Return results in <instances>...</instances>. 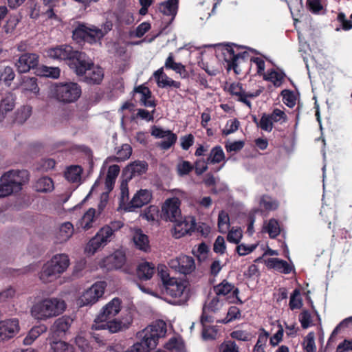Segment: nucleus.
<instances>
[{"label": "nucleus", "mask_w": 352, "mask_h": 352, "mask_svg": "<svg viewBox=\"0 0 352 352\" xmlns=\"http://www.w3.org/2000/svg\"><path fill=\"white\" fill-rule=\"evenodd\" d=\"M114 234L109 226H103L101 228L96 234L89 241L86 247V252L89 254H94L98 250L105 246L110 242Z\"/></svg>", "instance_id": "obj_11"}, {"label": "nucleus", "mask_w": 352, "mask_h": 352, "mask_svg": "<svg viewBox=\"0 0 352 352\" xmlns=\"http://www.w3.org/2000/svg\"><path fill=\"white\" fill-rule=\"evenodd\" d=\"M304 349L307 352H315L316 347L314 341V334L312 332L309 333L304 339Z\"/></svg>", "instance_id": "obj_55"}, {"label": "nucleus", "mask_w": 352, "mask_h": 352, "mask_svg": "<svg viewBox=\"0 0 352 352\" xmlns=\"http://www.w3.org/2000/svg\"><path fill=\"white\" fill-rule=\"evenodd\" d=\"M38 64V56L34 53L22 54L15 63L18 72L26 73L35 68Z\"/></svg>", "instance_id": "obj_17"}, {"label": "nucleus", "mask_w": 352, "mask_h": 352, "mask_svg": "<svg viewBox=\"0 0 352 352\" xmlns=\"http://www.w3.org/2000/svg\"><path fill=\"white\" fill-rule=\"evenodd\" d=\"M168 265L170 268L183 274H189L195 269V260L186 255H181L170 260Z\"/></svg>", "instance_id": "obj_14"}, {"label": "nucleus", "mask_w": 352, "mask_h": 352, "mask_svg": "<svg viewBox=\"0 0 352 352\" xmlns=\"http://www.w3.org/2000/svg\"><path fill=\"white\" fill-rule=\"evenodd\" d=\"M120 170V168L118 165L114 164L109 167L105 179V185L109 190L112 188V186L118 176Z\"/></svg>", "instance_id": "obj_42"}, {"label": "nucleus", "mask_w": 352, "mask_h": 352, "mask_svg": "<svg viewBox=\"0 0 352 352\" xmlns=\"http://www.w3.org/2000/svg\"><path fill=\"white\" fill-rule=\"evenodd\" d=\"M15 74L10 66L0 65V81H3L6 85H10L14 79Z\"/></svg>", "instance_id": "obj_41"}, {"label": "nucleus", "mask_w": 352, "mask_h": 352, "mask_svg": "<svg viewBox=\"0 0 352 352\" xmlns=\"http://www.w3.org/2000/svg\"><path fill=\"white\" fill-rule=\"evenodd\" d=\"M177 141V135L171 132L169 133L164 140L160 142V147L162 149L167 150L170 148Z\"/></svg>", "instance_id": "obj_61"}, {"label": "nucleus", "mask_w": 352, "mask_h": 352, "mask_svg": "<svg viewBox=\"0 0 352 352\" xmlns=\"http://www.w3.org/2000/svg\"><path fill=\"white\" fill-rule=\"evenodd\" d=\"M29 180V173L25 170H12L3 175L1 182L6 188L11 190V193L18 192L21 186Z\"/></svg>", "instance_id": "obj_8"}, {"label": "nucleus", "mask_w": 352, "mask_h": 352, "mask_svg": "<svg viewBox=\"0 0 352 352\" xmlns=\"http://www.w3.org/2000/svg\"><path fill=\"white\" fill-rule=\"evenodd\" d=\"M74 226L72 223L67 221L61 223L56 232V239L58 243L68 241L74 234Z\"/></svg>", "instance_id": "obj_25"}, {"label": "nucleus", "mask_w": 352, "mask_h": 352, "mask_svg": "<svg viewBox=\"0 0 352 352\" xmlns=\"http://www.w3.org/2000/svg\"><path fill=\"white\" fill-rule=\"evenodd\" d=\"M107 284L104 281L94 283L91 287L85 290L78 299L80 306H87L96 303L104 292Z\"/></svg>", "instance_id": "obj_12"}, {"label": "nucleus", "mask_w": 352, "mask_h": 352, "mask_svg": "<svg viewBox=\"0 0 352 352\" xmlns=\"http://www.w3.org/2000/svg\"><path fill=\"white\" fill-rule=\"evenodd\" d=\"M53 94L58 101L71 103L79 98L81 95V89L76 82L59 83L54 86Z\"/></svg>", "instance_id": "obj_7"}, {"label": "nucleus", "mask_w": 352, "mask_h": 352, "mask_svg": "<svg viewBox=\"0 0 352 352\" xmlns=\"http://www.w3.org/2000/svg\"><path fill=\"white\" fill-rule=\"evenodd\" d=\"M20 329L18 319L12 318L0 322V341L13 338Z\"/></svg>", "instance_id": "obj_18"}, {"label": "nucleus", "mask_w": 352, "mask_h": 352, "mask_svg": "<svg viewBox=\"0 0 352 352\" xmlns=\"http://www.w3.org/2000/svg\"><path fill=\"white\" fill-rule=\"evenodd\" d=\"M148 164L144 161H135L128 165L124 170V175L129 179L141 175L146 172Z\"/></svg>", "instance_id": "obj_22"}, {"label": "nucleus", "mask_w": 352, "mask_h": 352, "mask_svg": "<svg viewBox=\"0 0 352 352\" xmlns=\"http://www.w3.org/2000/svg\"><path fill=\"white\" fill-rule=\"evenodd\" d=\"M14 99L11 94H8L1 100L0 104V121L4 118V114L13 109Z\"/></svg>", "instance_id": "obj_36"}, {"label": "nucleus", "mask_w": 352, "mask_h": 352, "mask_svg": "<svg viewBox=\"0 0 352 352\" xmlns=\"http://www.w3.org/2000/svg\"><path fill=\"white\" fill-rule=\"evenodd\" d=\"M74 72L78 76H82L83 80L90 85L100 84L104 77L102 69L87 61L86 56L75 69Z\"/></svg>", "instance_id": "obj_6"}, {"label": "nucleus", "mask_w": 352, "mask_h": 352, "mask_svg": "<svg viewBox=\"0 0 352 352\" xmlns=\"http://www.w3.org/2000/svg\"><path fill=\"white\" fill-rule=\"evenodd\" d=\"M32 107L30 106H23L17 110L16 112L15 122L23 124L31 116Z\"/></svg>", "instance_id": "obj_46"}, {"label": "nucleus", "mask_w": 352, "mask_h": 352, "mask_svg": "<svg viewBox=\"0 0 352 352\" xmlns=\"http://www.w3.org/2000/svg\"><path fill=\"white\" fill-rule=\"evenodd\" d=\"M263 231L269 234L270 237L275 238L280 232L278 222L275 219H271L263 224Z\"/></svg>", "instance_id": "obj_38"}, {"label": "nucleus", "mask_w": 352, "mask_h": 352, "mask_svg": "<svg viewBox=\"0 0 352 352\" xmlns=\"http://www.w3.org/2000/svg\"><path fill=\"white\" fill-rule=\"evenodd\" d=\"M132 153V148L129 144H123L121 148L118 151L117 157H114L113 160L117 162H122L129 159Z\"/></svg>", "instance_id": "obj_49"}, {"label": "nucleus", "mask_w": 352, "mask_h": 352, "mask_svg": "<svg viewBox=\"0 0 352 352\" xmlns=\"http://www.w3.org/2000/svg\"><path fill=\"white\" fill-rule=\"evenodd\" d=\"M166 324L163 320H157L146 327L142 331L138 333L140 338L145 339L151 348H155L160 338L166 336Z\"/></svg>", "instance_id": "obj_9"}, {"label": "nucleus", "mask_w": 352, "mask_h": 352, "mask_svg": "<svg viewBox=\"0 0 352 352\" xmlns=\"http://www.w3.org/2000/svg\"><path fill=\"white\" fill-rule=\"evenodd\" d=\"M179 0H167L159 6L160 12L166 16H170V22L173 21L178 10Z\"/></svg>", "instance_id": "obj_28"}, {"label": "nucleus", "mask_w": 352, "mask_h": 352, "mask_svg": "<svg viewBox=\"0 0 352 352\" xmlns=\"http://www.w3.org/2000/svg\"><path fill=\"white\" fill-rule=\"evenodd\" d=\"M194 169V166L188 161L181 160L176 166V170L179 177L188 175Z\"/></svg>", "instance_id": "obj_45"}, {"label": "nucleus", "mask_w": 352, "mask_h": 352, "mask_svg": "<svg viewBox=\"0 0 352 352\" xmlns=\"http://www.w3.org/2000/svg\"><path fill=\"white\" fill-rule=\"evenodd\" d=\"M226 52L224 53L226 56L225 59L228 63L229 67H232L234 72L238 73V63L240 60H244L248 57V52H236L235 50L232 47L226 48Z\"/></svg>", "instance_id": "obj_21"}, {"label": "nucleus", "mask_w": 352, "mask_h": 352, "mask_svg": "<svg viewBox=\"0 0 352 352\" xmlns=\"http://www.w3.org/2000/svg\"><path fill=\"white\" fill-rule=\"evenodd\" d=\"M98 217L96 210L91 208L83 214L79 221V225L82 229L87 230L97 224Z\"/></svg>", "instance_id": "obj_24"}, {"label": "nucleus", "mask_w": 352, "mask_h": 352, "mask_svg": "<svg viewBox=\"0 0 352 352\" xmlns=\"http://www.w3.org/2000/svg\"><path fill=\"white\" fill-rule=\"evenodd\" d=\"M34 188L38 192H48L52 191L54 186L51 178L48 177H43L36 181Z\"/></svg>", "instance_id": "obj_37"}, {"label": "nucleus", "mask_w": 352, "mask_h": 352, "mask_svg": "<svg viewBox=\"0 0 352 352\" xmlns=\"http://www.w3.org/2000/svg\"><path fill=\"white\" fill-rule=\"evenodd\" d=\"M152 198V193L147 189H140L133 197L131 201L128 204L126 210L133 211L135 208H139L150 202Z\"/></svg>", "instance_id": "obj_19"}, {"label": "nucleus", "mask_w": 352, "mask_h": 352, "mask_svg": "<svg viewBox=\"0 0 352 352\" xmlns=\"http://www.w3.org/2000/svg\"><path fill=\"white\" fill-rule=\"evenodd\" d=\"M263 79L267 81H270L273 85L278 87H280L285 78V74L283 72H278L274 69L268 70L267 72L263 74Z\"/></svg>", "instance_id": "obj_35"}, {"label": "nucleus", "mask_w": 352, "mask_h": 352, "mask_svg": "<svg viewBox=\"0 0 352 352\" xmlns=\"http://www.w3.org/2000/svg\"><path fill=\"white\" fill-rule=\"evenodd\" d=\"M281 95L283 96L284 103L287 107H293L296 104V97L292 91L285 89L282 91Z\"/></svg>", "instance_id": "obj_58"}, {"label": "nucleus", "mask_w": 352, "mask_h": 352, "mask_svg": "<svg viewBox=\"0 0 352 352\" xmlns=\"http://www.w3.org/2000/svg\"><path fill=\"white\" fill-rule=\"evenodd\" d=\"M46 54L51 58L67 61L69 67L74 71L85 56V53L74 50L72 46L67 45L50 48L46 51Z\"/></svg>", "instance_id": "obj_4"}, {"label": "nucleus", "mask_w": 352, "mask_h": 352, "mask_svg": "<svg viewBox=\"0 0 352 352\" xmlns=\"http://www.w3.org/2000/svg\"><path fill=\"white\" fill-rule=\"evenodd\" d=\"M229 91L234 96L238 101L246 104L249 109L252 108V104L248 98H254L258 96L261 91L256 90L254 92H245L243 89L242 85L240 83H232L229 87Z\"/></svg>", "instance_id": "obj_16"}, {"label": "nucleus", "mask_w": 352, "mask_h": 352, "mask_svg": "<svg viewBox=\"0 0 352 352\" xmlns=\"http://www.w3.org/2000/svg\"><path fill=\"white\" fill-rule=\"evenodd\" d=\"M225 157L223 151L221 146L214 147L207 159L208 163L216 164L221 162Z\"/></svg>", "instance_id": "obj_43"}, {"label": "nucleus", "mask_w": 352, "mask_h": 352, "mask_svg": "<svg viewBox=\"0 0 352 352\" xmlns=\"http://www.w3.org/2000/svg\"><path fill=\"white\" fill-rule=\"evenodd\" d=\"M267 265L270 267L284 274H289L292 271V267L287 261L277 258H271L268 259Z\"/></svg>", "instance_id": "obj_34"}, {"label": "nucleus", "mask_w": 352, "mask_h": 352, "mask_svg": "<svg viewBox=\"0 0 352 352\" xmlns=\"http://www.w3.org/2000/svg\"><path fill=\"white\" fill-rule=\"evenodd\" d=\"M289 305L292 310L300 309L302 307V302L298 289H295L292 294Z\"/></svg>", "instance_id": "obj_50"}, {"label": "nucleus", "mask_w": 352, "mask_h": 352, "mask_svg": "<svg viewBox=\"0 0 352 352\" xmlns=\"http://www.w3.org/2000/svg\"><path fill=\"white\" fill-rule=\"evenodd\" d=\"M258 126L263 131L270 132L273 129V122L267 114L264 113L259 121Z\"/></svg>", "instance_id": "obj_56"}, {"label": "nucleus", "mask_w": 352, "mask_h": 352, "mask_svg": "<svg viewBox=\"0 0 352 352\" xmlns=\"http://www.w3.org/2000/svg\"><path fill=\"white\" fill-rule=\"evenodd\" d=\"M164 67L166 69H172L175 71L176 73L179 74L182 78H186L188 77V72L186 69L184 65H183L180 63H176L174 60V56L173 53H170L168 56L167 57Z\"/></svg>", "instance_id": "obj_29"}, {"label": "nucleus", "mask_w": 352, "mask_h": 352, "mask_svg": "<svg viewBox=\"0 0 352 352\" xmlns=\"http://www.w3.org/2000/svg\"><path fill=\"white\" fill-rule=\"evenodd\" d=\"M153 349L145 339L141 338L140 342L135 343L126 352H148Z\"/></svg>", "instance_id": "obj_48"}, {"label": "nucleus", "mask_w": 352, "mask_h": 352, "mask_svg": "<svg viewBox=\"0 0 352 352\" xmlns=\"http://www.w3.org/2000/svg\"><path fill=\"white\" fill-rule=\"evenodd\" d=\"M157 208L154 206H151L146 208L142 214V217L148 221H153L157 216Z\"/></svg>", "instance_id": "obj_62"}, {"label": "nucleus", "mask_w": 352, "mask_h": 352, "mask_svg": "<svg viewBox=\"0 0 352 352\" xmlns=\"http://www.w3.org/2000/svg\"><path fill=\"white\" fill-rule=\"evenodd\" d=\"M133 241L135 247L141 251L147 252L151 247L147 235L144 234L140 229H136L133 232Z\"/></svg>", "instance_id": "obj_26"}, {"label": "nucleus", "mask_w": 352, "mask_h": 352, "mask_svg": "<svg viewBox=\"0 0 352 352\" xmlns=\"http://www.w3.org/2000/svg\"><path fill=\"white\" fill-rule=\"evenodd\" d=\"M230 227V217L224 210L219 212L218 215V228L221 233H226Z\"/></svg>", "instance_id": "obj_44"}, {"label": "nucleus", "mask_w": 352, "mask_h": 352, "mask_svg": "<svg viewBox=\"0 0 352 352\" xmlns=\"http://www.w3.org/2000/svg\"><path fill=\"white\" fill-rule=\"evenodd\" d=\"M219 352H239V348L234 342L228 340L220 345Z\"/></svg>", "instance_id": "obj_59"}, {"label": "nucleus", "mask_w": 352, "mask_h": 352, "mask_svg": "<svg viewBox=\"0 0 352 352\" xmlns=\"http://www.w3.org/2000/svg\"><path fill=\"white\" fill-rule=\"evenodd\" d=\"M172 222L174 223L172 233L176 239H179L195 229L196 223L193 218L183 219L180 216L177 221Z\"/></svg>", "instance_id": "obj_15"}, {"label": "nucleus", "mask_w": 352, "mask_h": 352, "mask_svg": "<svg viewBox=\"0 0 352 352\" xmlns=\"http://www.w3.org/2000/svg\"><path fill=\"white\" fill-rule=\"evenodd\" d=\"M188 285L185 280L173 278L164 285L166 293L173 298H178L179 304H185L190 298Z\"/></svg>", "instance_id": "obj_10"}, {"label": "nucleus", "mask_w": 352, "mask_h": 352, "mask_svg": "<svg viewBox=\"0 0 352 352\" xmlns=\"http://www.w3.org/2000/svg\"><path fill=\"white\" fill-rule=\"evenodd\" d=\"M213 290L216 296L221 298V297H225L230 292H232L233 295L236 296L239 293L238 288H236L233 284L226 280H223L221 283L215 285L213 287Z\"/></svg>", "instance_id": "obj_23"}, {"label": "nucleus", "mask_w": 352, "mask_h": 352, "mask_svg": "<svg viewBox=\"0 0 352 352\" xmlns=\"http://www.w3.org/2000/svg\"><path fill=\"white\" fill-rule=\"evenodd\" d=\"M299 321L303 329H307L312 323L311 314L307 310L302 311L299 315Z\"/></svg>", "instance_id": "obj_60"}, {"label": "nucleus", "mask_w": 352, "mask_h": 352, "mask_svg": "<svg viewBox=\"0 0 352 352\" xmlns=\"http://www.w3.org/2000/svg\"><path fill=\"white\" fill-rule=\"evenodd\" d=\"M43 75L52 78H58L60 76V70L58 67L43 66L42 67Z\"/></svg>", "instance_id": "obj_64"}, {"label": "nucleus", "mask_w": 352, "mask_h": 352, "mask_svg": "<svg viewBox=\"0 0 352 352\" xmlns=\"http://www.w3.org/2000/svg\"><path fill=\"white\" fill-rule=\"evenodd\" d=\"M50 352H75V349L69 343L58 340L50 342Z\"/></svg>", "instance_id": "obj_39"}, {"label": "nucleus", "mask_w": 352, "mask_h": 352, "mask_svg": "<svg viewBox=\"0 0 352 352\" xmlns=\"http://www.w3.org/2000/svg\"><path fill=\"white\" fill-rule=\"evenodd\" d=\"M217 330L214 327L204 326L202 338L205 340H214L217 338Z\"/></svg>", "instance_id": "obj_57"}, {"label": "nucleus", "mask_w": 352, "mask_h": 352, "mask_svg": "<svg viewBox=\"0 0 352 352\" xmlns=\"http://www.w3.org/2000/svg\"><path fill=\"white\" fill-rule=\"evenodd\" d=\"M107 259L113 263V267L116 269L120 268L125 262V257L121 252H116Z\"/></svg>", "instance_id": "obj_54"}, {"label": "nucleus", "mask_w": 352, "mask_h": 352, "mask_svg": "<svg viewBox=\"0 0 352 352\" xmlns=\"http://www.w3.org/2000/svg\"><path fill=\"white\" fill-rule=\"evenodd\" d=\"M82 169L80 166H72L65 173L67 180L71 182H78L81 179Z\"/></svg>", "instance_id": "obj_40"}, {"label": "nucleus", "mask_w": 352, "mask_h": 352, "mask_svg": "<svg viewBox=\"0 0 352 352\" xmlns=\"http://www.w3.org/2000/svg\"><path fill=\"white\" fill-rule=\"evenodd\" d=\"M73 323V319L69 316H62L57 318L50 327V331L57 336L65 335Z\"/></svg>", "instance_id": "obj_20"}, {"label": "nucleus", "mask_w": 352, "mask_h": 352, "mask_svg": "<svg viewBox=\"0 0 352 352\" xmlns=\"http://www.w3.org/2000/svg\"><path fill=\"white\" fill-rule=\"evenodd\" d=\"M111 28L112 24L109 22L104 25V30L94 25L79 24L73 31V38L78 41L83 40L90 43H96L111 30Z\"/></svg>", "instance_id": "obj_5"}, {"label": "nucleus", "mask_w": 352, "mask_h": 352, "mask_svg": "<svg viewBox=\"0 0 352 352\" xmlns=\"http://www.w3.org/2000/svg\"><path fill=\"white\" fill-rule=\"evenodd\" d=\"M181 201L178 197H172L166 199L162 208V217L166 221H175L180 217L179 208Z\"/></svg>", "instance_id": "obj_13"}, {"label": "nucleus", "mask_w": 352, "mask_h": 352, "mask_svg": "<svg viewBox=\"0 0 352 352\" xmlns=\"http://www.w3.org/2000/svg\"><path fill=\"white\" fill-rule=\"evenodd\" d=\"M242 238V230L240 228H232L228 232L227 240L235 244H238Z\"/></svg>", "instance_id": "obj_53"}, {"label": "nucleus", "mask_w": 352, "mask_h": 352, "mask_svg": "<svg viewBox=\"0 0 352 352\" xmlns=\"http://www.w3.org/2000/svg\"><path fill=\"white\" fill-rule=\"evenodd\" d=\"M66 309L64 300L58 298H45L31 309V314L38 320H45L61 314Z\"/></svg>", "instance_id": "obj_2"}, {"label": "nucleus", "mask_w": 352, "mask_h": 352, "mask_svg": "<svg viewBox=\"0 0 352 352\" xmlns=\"http://www.w3.org/2000/svg\"><path fill=\"white\" fill-rule=\"evenodd\" d=\"M241 316V311L239 309L235 306L230 307L227 313L226 317L220 322L227 324L234 320L239 318Z\"/></svg>", "instance_id": "obj_52"}, {"label": "nucleus", "mask_w": 352, "mask_h": 352, "mask_svg": "<svg viewBox=\"0 0 352 352\" xmlns=\"http://www.w3.org/2000/svg\"><path fill=\"white\" fill-rule=\"evenodd\" d=\"M261 206L268 210H275L278 207V203L271 197L263 196L261 200Z\"/></svg>", "instance_id": "obj_63"}, {"label": "nucleus", "mask_w": 352, "mask_h": 352, "mask_svg": "<svg viewBox=\"0 0 352 352\" xmlns=\"http://www.w3.org/2000/svg\"><path fill=\"white\" fill-rule=\"evenodd\" d=\"M69 265V259L67 254H56L43 265L39 278L45 283L52 282L66 271Z\"/></svg>", "instance_id": "obj_3"}, {"label": "nucleus", "mask_w": 352, "mask_h": 352, "mask_svg": "<svg viewBox=\"0 0 352 352\" xmlns=\"http://www.w3.org/2000/svg\"><path fill=\"white\" fill-rule=\"evenodd\" d=\"M155 272V265L146 261L140 263L137 268V276L140 280H147L151 279Z\"/></svg>", "instance_id": "obj_30"}, {"label": "nucleus", "mask_w": 352, "mask_h": 352, "mask_svg": "<svg viewBox=\"0 0 352 352\" xmlns=\"http://www.w3.org/2000/svg\"><path fill=\"white\" fill-rule=\"evenodd\" d=\"M223 305V300L216 296L212 298L209 302L206 303L203 307L212 313H216L221 309Z\"/></svg>", "instance_id": "obj_47"}, {"label": "nucleus", "mask_w": 352, "mask_h": 352, "mask_svg": "<svg viewBox=\"0 0 352 352\" xmlns=\"http://www.w3.org/2000/svg\"><path fill=\"white\" fill-rule=\"evenodd\" d=\"M122 301L118 298H113L102 307L94 320L92 329H107L110 333H116L129 327L132 322V316L128 312L122 320L112 319L121 311Z\"/></svg>", "instance_id": "obj_1"}, {"label": "nucleus", "mask_w": 352, "mask_h": 352, "mask_svg": "<svg viewBox=\"0 0 352 352\" xmlns=\"http://www.w3.org/2000/svg\"><path fill=\"white\" fill-rule=\"evenodd\" d=\"M154 76L157 80L160 87H173L179 88L181 83L178 81L173 80L164 73L163 68H160L154 73Z\"/></svg>", "instance_id": "obj_27"}, {"label": "nucleus", "mask_w": 352, "mask_h": 352, "mask_svg": "<svg viewBox=\"0 0 352 352\" xmlns=\"http://www.w3.org/2000/svg\"><path fill=\"white\" fill-rule=\"evenodd\" d=\"M36 81L37 79L34 77H23L20 85L22 91L23 93L30 92L34 94H37L39 91V88Z\"/></svg>", "instance_id": "obj_33"}, {"label": "nucleus", "mask_w": 352, "mask_h": 352, "mask_svg": "<svg viewBox=\"0 0 352 352\" xmlns=\"http://www.w3.org/2000/svg\"><path fill=\"white\" fill-rule=\"evenodd\" d=\"M135 91L140 94V102L146 107H155V103L151 100V92L150 89L144 86H139L135 88Z\"/></svg>", "instance_id": "obj_32"}, {"label": "nucleus", "mask_w": 352, "mask_h": 352, "mask_svg": "<svg viewBox=\"0 0 352 352\" xmlns=\"http://www.w3.org/2000/svg\"><path fill=\"white\" fill-rule=\"evenodd\" d=\"M267 115L273 122H280L282 124L287 120L285 113L279 109H274L271 114Z\"/></svg>", "instance_id": "obj_51"}, {"label": "nucleus", "mask_w": 352, "mask_h": 352, "mask_svg": "<svg viewBox=\"0 0 352 352\" xmlns=\"http://www.w3.org/2000/svg\"><path fill=\"white\" fill-rule=\"evenodd\" d=\"M47 330V328L44 324L32 327L23 339V344L26 346L31 345L37 338L42 333L46 332Z\"/></svg>", "instance_id": "obj_31"}]
</instances>
